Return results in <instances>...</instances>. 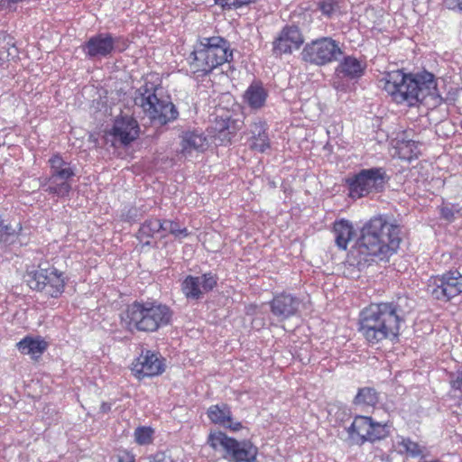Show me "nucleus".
Segmentation results:
<instances>
[{
    "label": "nucleus",
    "instance_id": "1",
    "mask_svg": "<svg viewBox=\"0 0 462 462\" xmlns=\"http://www.w3.org/2000/svg\"><path fill=\"white\" fill-rule=\"evenodd\" d=\"M400 227L385 217H372L347 253V263L359 270L376 261H386L400 246Z\"/></svg>",
    "mask_w": 462,
    "mask_h": 462
},
{
    "label": "nucleus",
    "instance_id": "2",
    "mask_svg": "<svg viewBox=\"0 0 462 462\" xmlns=\"http://www.w3.org/2000/svg\"><path fill=\"white\" fill-rule=\"evenodd\" d=\"M382 81L383 89L397 104L415 106L427 97L436 104L441 100L435 77L428 71L406 74L396 69L386 73Z\"/></svg>",
    "mask_w": 462,
    "mask_h": 462
},
{
    "label": "nucleus",
    "instance_id": "3",
    "mask_svg": "<svg viewBox=\"0 0 462 462\" xmlns=\"http://www.w3.org/2000/svg\"><path fill=\"white\" fill-rule=\"evenodd\" d=\"M402 319L394 302L371 303L359 313L358 332L370 345L398 338Z\"/></svg>",
    "mask_w": 462,
    "mask_h": 462
},
{
    "label": "nucleus",
    "instance_id": "4",
    "mask_svg": "<svg viewBox=\"0 0 462 462\" xmlns=\"http://www.w3.org/2000/svg\"><path fill=\"white\" fill-rule=\"evenodd\" d=\"M232 60L233 51L230 43L220 36L199 39L187 59L190 73L198 77L207 76Z\"/></svg>",
    "mask_w": 462,
    "mask_h": 462
},
{
    "label": "nucleus",
    "instance_id": "5",
    "mask_svg": "<svg viewBox=\"0 0 462 462\" xmlns=\"http://www.w3.org/2000/svg\"><path fill=\"white\" fill-rule=\"evenodd\" d=\"M172 318L169 306L157 300H134L122 318L130 330L152 333L168 326Z\"/></svg>",
    "mask_w": 462,
    "mask_h": 462
},
{
    "label": "nucleus",
    "instance_id": "6",
    "mask_svg": "<svg viewBox=\"0 0 462 462\" xmlns=\"http://www.w3.org/2000/svg\"><path fill=\"white\" fill-rule=\"evenodd\" d=\"M134 102L141 106L151 121L166 125L176 120L179 112L170 97L162 94V88L158 84L144 79V83L135 93Z\"/></svg>",
    "mask_w": 462,
    "mask_h": 462
},
{
    "label": "nucleus",
    "instance_id": "7",
    "mask_svg": "<svg viewBox=\"0 0 462 462\" xmlns=\"http://www.w3.org/2000/svg\"><path fill=\"white\" fill-rule=\"evenodd\" d=\"M207 443L231 462H257L258 448L248 440L238 441L221 431L211 432Z\"/></svg>",
    "mask_w": 462,
    "mask_h": 462
},
{
    "label": "nucleus",
    "instance_id": "8",
    "mask_svg": "<svg viewBox=\"0 0 462 462\" xmlns=\"http://www.w3.org/2000/svg\"><path fill=\"white\" fill-rule=\"evenodd\" d=\"M68 278L53 265L42 263L38 269L28 273V285L31 289L57 299L64 292Z\"/></svg>",
    "mask_w": 462,
    "mask_h": 462
},
{
    "label": "nucleus",
    "instance_id": "9",
    "mask_svg": "<svg viewBox=\"0 0 462 462\" xmlns=\"http://www.w3.org/2000/svg\"><path fill=\"white\" fill-rule=\"evenodd\" d=\"M386 180L387 175L383 168L363 169L346 180L349 196L354 199H357L371 193L382 192Z\"/></svg>",
    "mask_w": 462,
    "mask_h": 462
},
{
    "label": "nucleus",
    "instance_id": "10",
    "mask_svg": "<svg viewBox=\"0 0 462 462\" xmlns=\"http://www.w3.org/2000/svg\"><path fill=\"white\" fill-rule=\"evenodd\" d=\"M343 54L339 42L331 37H320L305 44L300 53L303 61L325 66L332 63Z\"/></svg>",
    "mask_w": 462,
    "mask_h": 462
},
{
    "label": "nucleus",
    "instance_id": "11",
    "mask_svg": "<svg viewBox=\"0 0 462 462\" xmlns=\"http://www.w3.org/2000/svg\"><path fill=\"white\" fill-rule=\"evenodd\" d=\"M427 291L437 300L448 302L462 294V273L460 268L451 269L428 280Z\"/></svg>",
    "mask_w": 462,
    "mask_h": 462
},
{
    "label": "nucleus",
    "instance_id": "12",
    "mask_svg": "<svg viewBox=\"0 0 462 462\" xmlns=\"http://www.w3.org/2000/svg\"><path fill=\"white\" fill-rule=\"evenodd\" d=\"M140 134L138 122L128 116L116 117L107 134L112 137L114 146H127L136 140Z\"/></svg>",
    "mask_w": 462,
    "mask_h": 462
},
{
    "label": "nucleus",
    "instance_id": "13",
    "mask_svg": "<svg viewBox=\"0 0 462 462\" xmlns=\"http://www.w3.org/2000/svg\"><path fill=\"white\" fill-rule=\"evenodd\" d=\"M165 370L163 358L151 350H143L132 364V372L138 379L152 377L162 374Z\"/></svg>",
    "mask_w": 462,
    "mask_h": 462
},
{
    "label": "nucleus",
    "instance_id": "14",
    "mask_svg": "<svg viewBox=\"0 0 462 462\" xmlns=\"http://www.w3.org/2000/svg\"><path fill=\"white\" fill-rule=\"evenodd\" d=\"M217 283V277L212 273L201 276L188 275L181 282V291L188 300H199L204 293L212 291Z\"/></svg>",
    "mask_w": 462,
    "mask_h": 462
},
{
    "label": "nucleus",
    "instance_id": "15",
    "mask_svg": "<svg viewBox=\"0 0 462 462\" xmlns=\"http://www.w3.org/2000/svg\"><path fill=\"white\" fill-rule=\"evenodd\" d=\"M304 42L303 35L296 25L284 26L273 42V53L275 56L290 54Z\"/></svg>",
    "mask_w": 462,
    "mask_h": 462
},
{
    "label": "nucleus",
    "instance_id": "16",
    "mask_svg": "<svg viewBox=\"0 0 462 462\" xmlns=\"http://www.w3.org/2000/svg\"><path fill=\"white\" fill-rule=\"evenodd\" d=\"M120 37H113L111 33L102 32L90 37L83 46V51L90 59L106 58L116 49Z\"/></svg>",
    "mask_w": 462,
    "mask_h": 462
},
{
    "label": "nucleus",
    "instance_id": "17",
    "mask_svg": "<svg viewBox=\"0 0 462 462\" xmlns=\"http://www.w3.org/2000/svg\"><path fill=\"white\" fill-rule=\"evenodd\" d=\"M301 304L300 300L291 293L282 292L273 297L270 302L271 312L280 320L295 316Z\"/></svg>",
    "mask_w": 462,
    "mask_h": 462
},
{
    "label": "nucleus",
    "instance_id": "18",
    "mask_svg": "<svg viewBox=\"0 0 462 462\" xmlns=\"http://www.w3.org/2000/svg\"><path fill=\"white\" fill-rule=\"evenodd\" d=\"M208 417L214 424L220 425L232 431L242 429L241 422L233 420L231 410L225 403L211 405L208 410Z\"/></svg>",
    "mask_w": 462,
    "mask_h": 462
},
{
    "label": "nucleus",
    "instance_id": "19",
    "mask_svg": "<svg viewBox=\"0 0 462 462\" xmlns=\"http://www.w3.org/2000/svg\"><path fill=\"white\" fill-rule=\"evenodd\" d=\"M181 152L190 155L194 152H202L208 147V141L203 132L199 130L186 131L181 135Z\"/></svg>",
    "mask_w": 462,
    "mask_h": 462
},
{
    "label": "nucleus",
    "instance_id": "20",
    "mask_svg": "<svg viewBox=\"0 0 462 462\" xmlns=\"http://www.w3.org/2000/svg\"><path fill=\"white\" fill-rule=\"evenodd\" d=\"M251 134L250 147L260 152L270 148V140L267 134L266 123L261 119L254 121L249 126Z\"/></svg>",
    "mask_w": 462,
    "mask_h": 462
},
{
    "label": "nucleus",
    "instance_id": "21",
    "mask_svg": "<svg viewBox=\"0 0 462 462\" xmlns=\"http://www.w3.org/2000/svg\"><path fill=\"white\" fill-rule=\"evenodd\" d=\"M372 418L357 415L354 418L351 425L346 429L349 439L356 444L362 445L367 441L371 429Z\"/></svg>",
    "mask_w": 462,
    "mask_h": 462
},
{
    "label": "nucleus",
    "instance_id": "22",
    "mask_svg": "<svg viewBox=\"0 0 462 462\" xmlns=\"http://www.w3.org/2000/svg\"><path fill=\"white\" fill-rule=\"evenodd\" d=\"M50 165V174L52 179L70 180L76 175V166L70 162L62 158L59 153L53 154L48 161Z\"/></svg>",
    "mask_w": 462,
    "mask_h": 462
},
{
    "label": "nucleus",
    "instance_id": "23",
    "mask_svg": "<svg viewBox=\"0 0 462 462\" xmlns=\"http://www.w3.org/2000/svg\"><path fill=\"white\" fill-rule=\"evenodd\" d=\"M333 234L337 248L346 251L349 242L355 237L356 231L349 220L342 218L334 222Z\"/></svg>",
    "mask_w": 462,
    "mask_h": 462
},
{
    "label": "nucleus",
    "instance_id": "24",
    "mask_svg": "<svg viewBox=\"0 0 462 462\" xmlns=\"http://www.w3.org/2000/svg\"><path fill=\"white\" fill-rule=\"evenodd\" d=\"M365 65L353 56L345 57L336 69V75L342 79H356L363 76Z\"/></svg>",
    "mask_w": 462,
    "mask_h": 462
},
{
    "label": "nucleus",
    "instance_id": "25",
    "mask_svg": "<svg viewBox=\"0 0 462 462\" xmlns=\"http://www.w3.org/2000/svg\"><path fill=\"white\" fill-rule=\"evenodd\" d=\"M164 220L150 218L145 220L140 226L136 235L137 239L145 245L151 244V239L160 231L166 230Z\"/></svg>",
    "mask_w": 462,
    "mask_h": 462
},
{
    "label": "nucleus",
    "instance_id": "26",
    "mask_svg": "<svg viewBox=\"0 0 462 462\" xmlns=\"http://www.w3.org/2000/svg\"><path fill=\"white\" fill-rule=\"evenodd\" d=\"M267 96V91L263 85L254 82L245 90L244 100L252 109H259L264 106Z\"/></svg>",
    "mask_w": 462,
    "mask_h": 462
},
{
    "label": "nucleus",
    "instance_id": "27",
    "mask_svg": "<svg viewBox=\"0 0 462 462\" xmlns=\"http://www.w3.org/2000/svg\"><path fill=\"white\" fill-rule=\"evenodd\" d=\"M42 187L45 189L46 192L58 198L68 197L72 189L69 180L62 179L53 180L51 174L42 180Z\"/></svg>",
    "mask_w": 462,
    "mask_h": 462
},
{
    "label": "nucleus",
    "instance_id": "28",
    "mask_svg": "<svg viewBox=\"0 0 462 462\" xmlns=\"http://www.w3.org/2000/svg\"><path fill=\"white\" fill-rule=\"evenodd\" d=\"M16 346L22 354L37 357L46 350L48 345L46 341L39 337H25Z\"/></svg>",
    "mask_w": 462,
    "mask_h": 462
},
{
    "label": "nucleus",
    "instance_id": "29",
    "mask_svg": "<svg viewBox=\"0 0 462 462\" xmlns=\"http://www.w3.org/2000/svg\"><path fill=\"white\" fill-rule=\"evenodd\" d=\"M378 393L371 387H365L359 389L356 398L355 403L356 405L373 407L378 402Z\"/></svg>",
    "mask_w": 462,
    "mask_h": 462
},
{
    "label": "nucleus",
    "instance_id": "30",
    "mask_svg": "<svg viewBox=\"0 0 462 462\" xmlns=\"http://www.w3.org/2000/svg\"><path fill=\"white\" fill-rule=\"evenodd\" d=\"M22 229L21 223H18L16 227H13L10 224H5L4 220H0V243L5 245L12 244Z\"/></svg>",
    "mask_w": 462,
    "mask_h": 462
},
{
    "label": "nucleus",
    "instance_id": "31",
    "mask_svg": "<svg viewBox=\"0 0 462 462\" xmlns=\"http://www.w3.org/2000/svg\"><path fill=\"white\" fill-rule=\"evenodd\" d=\"M390 425L387 423H380L372 420L367 441L374 442L385 439L390 434Z\"/></svg>",
    "mask_w": 462,
    "mask_h": 462
},
{
    "label": "nucleus",
    "instance_id": "32",
    "mask_svg": "<svg viewBox=\"0 0 462 462\" xmlns=\"http://www.w3.org/2000/svg\"><path fill=\"white\" fill-rule=\"evenodd\" d=\"M399 439L400 440H398L397 444L400 448V454L405 453L413 457L422 454V448L417 442L412 441L410 438L400 437Z\"/></svg>",
    "mask_w": 462,
    "mask_h": 462
},
{
    "label": "nucleus",
    "instance_id": "33",
    "mask_svg": "<svg viewBox=\"0 0 462 462\" xmlns=\"http://www.w3.org/2000/svg\"><path fill=\"white\" fill-rule=\"evenodd\" d=\"M165 226L171 235L174 236V238L180 242L183 239L187 238L190 232L187 229V227H182L180 225L172 220H164Z\"/></svg>",
    "mask_w": 462,
    "mask_h": 462
},
{
    "label": "nucleus",
    "instance_id": "34",
    "mask_svg": "<svg viewBox=\"0 0 462 462\" xmlns=\"http://www.w3.org/2000/svg\"><path fill=\"white\" fill-rule=\"evenodd\" d=\"M134 435L139 445H147L152 440L153 430L150 427H138Z\"/></svg>",
    "mask_w": 462,
    "mask_h": 462
},
{
    "label": "nucleus",
    "instance_id": "35",
    "mask_svg": "<svg viewBox=\"0 0 462 462\" xmlns=\"http://www.w3.org/2000/svg\"><path fill=\"white\" fill-rule=\"evenodd\" d=\"M142 214L140 210L135 207H126L125 208L120 214V220L127 223H134L140 217Z\"/></svg>",
    "mask_w": 462,
    "mask_h": 462
},
{
    "label": "nucleus",
    "instance_id": "36",
    "mask_svg": "<svg viewBox=\"0 0 462 462\" xmlns=\"http://www.w3.org/2000/svg\"><path fill=\"white\" fill-rule=\"evenodd\" d=\"M318 6L322 14L328 17H330L338 7L335 0H320Z\"/></svg>",
    "mask_w": 462,
    "mask_h": 462
},
{
    "label": "nucleus",
    "instance_id": "37",
    "mask_svg": "<svg viewBox=\"0 0 462 462\" xmlns=\"http://www.w3.org/2000/svg\"><path fill=\"white\" fill-rule=\"evenodd\" d=\"M449 378L452 390L458 391L462 394V370L451 374Z\"/></svg>",
    "mask_w": 462,
    "mask_h": 462
},
{
    "label": "nucleus",
    "instance_id": "38",
    "mask_svg": "<svg viewBox=\"0 0 462 462\" xmlns=\"http://www.w3.org/2000/svg\"><path fill=\"white\" fill-rule=\"evenodd\" d=\"M216 5H220L223 9L236 10L239 7V0H214Z\"/></svg>",
    "mask_w": 462,
    "mask_h": 462
},
{
    "label": "nucleus",
    "instance_id": "39",
    "mask_svg": "<svg viewBox=\"0 0 462 462\" xmlns=\"http://www.w3.org/2000/svg\"><path fill=\"white\" fill-rule=\"evenodd\" d=\"M443 5L448 10L462 12V0H443Z\"/></svg>",
    "mask_w": 462,
    "mask_h": 462
},
{
    "label": "nucleus",
    "instance_id": "40",
    "mask_svg": "<svg viewBox=\"0 0 462 462\" xmlns=\"http://www.w3.org/2000/svg\"><path fill=\"white\" fill-rule=\"evenodd\" d=\"M405 148H409L411 153L407 157L403 156V158L407 160H411L413 157H417L418 153L420 152V151L418 150V145L414 141H408L405 144Z\"/></svg>",
    "mask_w": 462,
    "mask_h": 462
},
{
    "label": "nucleus",
    "instance_id": "41",
    "mask_svg": "<svg viewBox=\"0 0 462 462\" xmlns=\"http://www.w3.org/2000/svg\"><path fill=\"white\" fill-rule=\"evenodd\" d=\"M441 217L448 221H452L454 219V211L452 208L448 207H443L441 208Z\"/></svg>",
    "mask_w": 462,
    "mask_h": 462
},
{
    "label": "nucleus",
    "instance_id": "42",
    "mask_svg": "<svg viewBox=\"0 0 462 462\" xmlns=\"http://www.w3.org/2000/svg\"><path fill=\"white\" fill-rule=\"evenodd\" d=\"M111 410V404L108 402H103L100 406V411L103 413H107Z\"/></svg>",
    "mask_w": 462,
    "mask_h": 462
},
{
    "label": "nucleus",
    "instance_id": "43",
    "mask_svg": "<svg viewBox=\"0 0 462 462\" xmlns=\"http://www.w3.org/2000/svg\"><path fill=\"white\" fill-rule=\"evenodd\" d=\"M121 462H134V459L133 457L126 454L121 457Z\"/></svg>",
    "mask_w": 462,
    "mask_h": 462
},
{
    "label": "nucleus",
    "instance_id": "44",
    "mask_svg": "<svg viewBox=\"0 0 462 462\" xmlns=\"http://www.w3.org/2000/svg\"><path fill=\"white\" fill-rule=\"evenodd\" d=\"M7 35L5 32H0V42L5 41Z\"/></svg>",
    "mask_w": 462,
    "mask_h": 462
},
{
    "label": "nucleus",
    "instance_id": "45",
    "mask_svg": "<svg viewBox=\"0 0 462 462\" xmlns=\"http://www.w3.org/2000/svg\"><path fill=\"white\" fill-rule=\"evenodd\" d=\"M226 128H227V124H226V123H225V124H224V125H223V127L220 129V131H222L223 129H226Z\"/></svg>",
    "mask_w": 462,
    "mask_h": 462
},
{
    "label": "nucleus",
    "instance_id": "46",
    "mask_svg": "<svg viewBox=\"0 0 462 462\" xmlns=\"http://www.w3.org/2000/svg\"><path fill=\"white\" fill-rule=\"evenodd\" d=\"M118 462H121V457H119Z\"/></svg>",
    "mask_w": 462,
    "mask_h": 462
},
{
    "label": "nucleus",
    "instance_id": "47",
    "mask_svg": "<svg viewBox=\"0 0 462 462\" xmlns=\"http://www.w3.org/2000/svg\"><path fill=\"white\" fill-rule=\"evenodd\" d=\"M460 127H461V129H462V122H461Z\"/></svg>",
    "mask_w": 462,
    "mask_h": 462
},
{
    "label": "nucleus",
    "instance_id": "48",
    "mask_svg": "<svg viewBox=\"0 0 462 462\" xmlns=\"http://www.w3.org/2000/svg\"><path fill=\"white\" fill-rule=\"evenodd\" d=\"M163 462H171V460H169V461H163Z\"/></svg>",
    "mask_w": 462,
    "mask_h": 462
}]
</instances>
